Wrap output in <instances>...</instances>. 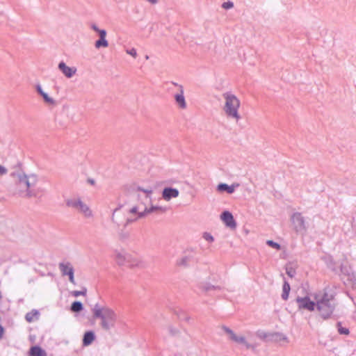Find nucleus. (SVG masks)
I'll return each mask as SVG.
<instances>
[{"label":"nucleus","instance_id":"obj_1","mask_svg":"<svg viewBox=\"0 0 356 356\" xmlns=\"http://www.w3.org/2000/svg\"><path fill=\"white\" fill-rule=\"evenodd\" d=\"M14 181V193L22 197H37L42 189H34L33 187L38 182V177L31 174L26 175L22 171L13 172L10 174Z\"/></svg>","mask_w":356,"mask_h":356},{"label":"nucleus","instance_id":"obj_2","mask_svg":"<svg viewBox=\"0 0 356 356\" xmlns=\"http://www.w3.org/2000/svg\"><path fill=\"white\" fill-rule=\"evenodd\" d=\"M135 191L136 193H137L138 200L140 202L138 204L132 207L129 209V213L136 214V216L133 219H129L128 222H134L140 218L145 217L147 214L154 211H165V209L161 207L152 206L149 208L146 207V202L151 200V195L153 193L152 188L149 187L147 188H143L140 186H137Z\"/></svg>","mask_w":356,"mask_h":356},{"label":"nucleus","instance_id":"obj_3","mask_svg":"<svg viewBox=\"0 0 356 356\" xmlns=\"http://www.w3.org/2000/svg\"><path fill=\"white\" fill-rule=\"evenodd\" d=\"M225 99L223 111L227 118L234 120L236 122L241 118L238 112L241 102L238 98L231 92H226L222 94Z\"/></svg>","mask_w":356,"mask_h":356},{"label":"nucleus","instance_id":"obj_4","mask_svg":"<svg viewBox=\"0 0 356 356\" xmlns=\"http://www.w3.org/2000/svg\"><path fill=\"white\" fill-rule=\"evenodd\" d=\"M335 302L332 295L325 293L321 298H316V307L319 314L324 320L331 317L334 309Z\"/></svg>","mask_w":356,"mask_h":356},{"label":"nucleus","instance_id":"obj_5","mask_svg":"<svg viewBox=\"0 0 356 356\" xmlns=\"http://www.w3.org/2000/svg\"><path fill=\"white\" fill-rule=\"evenodd\" d=\"M92 312L94 318L101 319L102 327L105 330H109L110 325L108 320L111 318V311L108 307L96 304L92 309Z\"/></svg>","mask_w":356,"mask_h":356},{"label":"nucleus","instance_id":"obj_6","mask_svg":"<svg viewBox=\"0 0 356 356\" xmlns=\"http://www.w3.org/2000/svg\"><path fill=\"white\" fill-rule=\"evenodd\" d=\"M66 205L69 207L78 209L86 218H91L93 216L92 210L86 204L81 201V199L67 200Z\"/></svg>","mask_w":356,"mask_h":356},{"label":"nucleus","instance_id":"obj_7","mask_svg":"<svg viewBox=\"0 0 356 356\" xmlns=\"http://www.w3.org/2000/svg\"><path fill=\"white\" fill-rule=\"evenodd\" d=\"M196 252L194 249H187L184 255L177 260V265L179 266L187 267L196 261Z\"/></svg>","mask_w":356,"mask_h":356},{"label":"nucleus","instance_id":"obj_8","mask_svg":"<svg viewBox=\"0 0 356 356\" xmlns=\"http://www.w3.org/2000/svg\"><path fill=\"white\" fill-rule=\"evenodd\" d=\"M115 259L118 265H124L127 263H130L131 266H143V262L141 261H129V256L124 251L115 252Z\"/></svg>","mask_w":356,"mask_h":356},{"label":"nucleus","instance_id":"obj_9","mask_svg":"<svg viewBox=\"0 0 356 356\" xmlns=\"http://www.w3.org/2000/svg\"><path fill=\"white\" fill-rule=\"evenodd\" d=\"M90 27L99 35V38L95 42V48L100 49L102 47H107L108 42L106 39V31L104 29H99L95 24H92Z\"/></svg>","mask_w":356,"mask_h":356},{"label":"nucleus","instance_id":"obj_10","mask_svg":"<svg viewBox=\"0 0 356 356\" xmlns=\"http://www.w3.org/2000/svg\"><path fill=\"white\" fill-rule=\"evenodd\" d=\"M296 302L298 304L299 310H307L312 312L315 309L316 302L312 301L308 296L305 297H297Z\"/></svg>","mask_w":356,"mask_h":356},{"label":"nucleus","instance_id":"obj_11","mask_svg":"<svg viewBox=\"0 0 356 356\" xmlns=\"http://www.w3.org/2000/svg\"><path fill=\"white\" fill-rule=\"evenodd\" d=\"M291 220L297 232L306 231L307 227L305 218L300 213H294L291 216Z\"/></svg>","mask_w":356,"mask_h":356},{"label":"nucleus","instance_id":"obj_12","mask_svg":"<svg viewBox=\"0 0 356 356\" xmlns=\"http://www.w3.org/2000/svg\"><path fill=\"white\" fill-rule=\"evenodd\" d=\"M173 84L176 86L179 87V92L175 95V100L178 106L181 109H185L187 106L186 102L185 100V97L184 95V88L181 85H179L178 83H173Z\"/></svg>","mask_w":356,"mask_h":356},{"label":"nucleus","instance_id":"obj_13","mask_svg":"<svg viewBox=\"0 0 356 356\" xmlns=\"http://www.w3.org/2000/svg\"><path fill=\"white\" fill-rule=\"evenodd\" d=\"M58 68L67 77L72 78L76 72V68L67 66L65 62L61 61L58 63Z\"/></svg>","mask_w":356,"mask_h":356},{"label":"nucleus","instance_id":"obj_14","mask_svg":"<svg viewBox=\"0 0 356 356\" xmlns=\"http://www.w3.org/2000/svg\"><path fill=\"white\" fill-rule=\"evenodd\" d=\"M220 218L227 227L232 229H235L236 227V222L234 219L233 215L229 211H223L220 216Z\"/></svg>","mask_w":356,"mask_h":356},{"label":"nucleus","instance_id":"obj_15","mask_svg":"<svg viewBox=\"0 0 356 356\" xmlns=\"http://www.w3.org/2000/svg\"><path fill=\"white\" fill-rule=\"evenodd\" d=\"M179 192L177 188L166 187L162 191V197L165 201H170L172 198L179 196Z\"/></svg>","mask_w":356,"mask_h":356},{"label":"nucleus","instance_id":"obj_16","mask_svg":"<svg viewBox=\"0 0 356 356\" xmlns=\"http://www.w3.org/2000/svg\"><path fill=\"white\" fill-rule=\"evenodd\" d=\"M58 268L63 276H67L71 273L70 272H74L72 264L69 261L59 263Z\"/></svg>","mask_w":356,"mask_h":356},{"label":"nucleus","instance_id":"obj_17","mask_svg":"<svg viewBox=\"0 0 356 356\" xmlns=\"http://www.w3.org/2000/svg\"><path fill=\"white\" fill-rule=\"evenodd\" d=\"M238 186V184L229 186L227 184L221 183L218 185L217 190L219 192H225V191L228 194H232L234 192L236 186Z\"/></svg>","mask_w":356,"mask_h":356},{"label":"nucleus","instance_id":"obj_18","mask_svg":"<svg viewBox=\"0 0 356 356\" xmlns=\"http://www.w3.org/2000/svg\"><path fill=\"white\" fill-rule=\"evenodd\" d=\"M232 340L236 343L243 344L247 349H254L255 348V346L247 342L245 338L243 336H237L235 334Z\"/></svg>","mask_w":356,"mask_h":356},{"label":"nucleus","instance_id":"obj_19","mask_svg":"<svg viewBox=\"0 0 356 356\" xmlns=\"http://www.w3.org/2000/svg\"><path fill=\"white\" fill-rule=\"evenodd\" d=\"M95 339V333L92 331L86 332L83 337V345L88 346L90 345Z\"/></svg>","mask_w":356,"mask_h":356},{"label":"nucleus","instance_id":"obj_20","mask_svg":"<svg viewBox=\"0 0 356 356\" xmlns=\"http://www.w3.org/2000/svg\"><path fill=\"white\" fill-rule=\"evenodd\" d=\"M36 90L42 97L45 102L49 104H54L55 103L54 99L49 97V95L42 90L40 85L38 84L36 86Z\"/></svg>","mask_w":356,"mask_h":356},{"label":"nucleus","instance_id":"obj_21","mask_svg":"<svg viewBox=\"0 0 356 356\" xmlns=\"http://www.w3.org/2000/svg\"><path fill=\"white\" fill-rule=\"evenodd\" d=\"M30 356H47V354L42 348L35 346L31 348Z\"/></svg>","mask_w":356,"mask_h":356},{"label":"nucleus","instance_id":"obj_22","mask_svg":"<svg viewBox=\"0 0 356 356\" xmlns=\"http://www.w3.org/2000/svg\"><path fill=\"white\" fill-rule=\"evenodd\" d=\"M199 289L203 292H208L211 290L219 289L218 286H216L207 282H201L198 285Z\"/></svg>","mask_w":356,"mask_h":356},{"label":"nucleus","instance_id":"obj_23","mask_svg":"<svg viewBox=\"0 0 356 356\" xmlns=\"http://www.w3.org/2000/svg\"><path fill=\"white\" fill-rule=\"evenodd\" d=\"M290 290L291 287L289 284L286 281H285L283 284L282 293V298L283 300H286L288 299Z\"/></svg>","mask_w":356,"mask_h":356},{"label":"nucleus","instance_id":"obj_24","mask_svg":"<svg viewBox=\"0 0 356 356\" xmlns=\"http://www.w3.org/2000/svg\"><path fill=\"white\" fill-rule=\"evenodd\" d=\"M83 309V304L80 301H74L70 307V309L73 312H79Z\"/></svg>","mask_w":356,"mask_h":356},{"label":"nucleus","instance_id":"obj_25","mask_svg":"<svg viewBox=\"0 0 356 356\" xmlns=\"http://www.w3.org/2000/svg\"><path fill=\"white\" fill-rule=\"evenodd\" d=\"M129 222H131V221L128 222V220H127L125 225H124V227H125L127 224H128ZM129 231L125 229V228L124 229L121 230V232L119 233V237L122 241L127 240L129 238Z\"/></svg>","mask_w":356,"mask_h":356},{"label":"nucleus","instance_id":"obj_26","mask_svg":"<svg viewBox=\"0 0 356 356\" xmlns=\"http://www.w3.org/2000/svg\"><path fill=\"white\" fill-rule=\"evenodd\" d=\"M38 314H39V313L37 310L33 309L31 312L26 314L25 319L27 322L31 323L33 321L34 316H35Z\"/></svg>","mask_w":356,"mask_h":356},{"label":"nucleus","instance_id":"obj_27","mask_svg":"<svg viewBox=\"0 0 356 356\" xmlns=\"http://www.w3.org/2000/svg\"><path fill=\"white\" fill-rule=\"evenodd\" d=\"M337 327L338 332L340 334L348 335L349 334V330L346 327H342L341 322H338L337 323Z\"/></svg>","mask_w":356,"mask_h":356},{"label":"nucleus","instance_id":"obj_28","mask_svg":"<svg viewBox=\"0 0 356 356\" xmlns=\"http://www.w3.org/2000/svg\"><path fill=\"white\" fill-rule=\"evenodd\" d=\"M341 272L346 275H350L351 273V268L347 265L341 264L340 266Z\"/></svg>","mask_w":356,"mask_h":356},{"label":"nucleus","instance_id":"obj_29","mask_svg":"<svg viewBox=\"0 0 356 356\" xmlns=\"http://www.w3.org/2000/svg\"><path fill=\"white\" fill-rule=\"evenodd\" d=\"M87 290L86 288L83 289V291H73L72 292V295L74 297H78L79 296H85L86 294Z\"/></svg>","mask_w":356,"mask_h":356},{"label":"nucleus","instance_id":"obj_30","mask_svg":"<svg viewBox=\"0 0 356 356\" xmlns=\"http://www.w3.org/2000/svg\"><path fill=\"white\" fill-rule=\"evenodd\" d=\"M221 6L222 8L225 10L231 9L234 7V3L231 1H227L226 2H224Z\"/></svg>","mask_w":356,"mask_h":356},{"label":"nucleus","instance_id":"obj_31","mask_svg":"<svg viewBox=\"0 0 356 356\" xmlns=\"http://www.w3.org/2000/svg\"><path fill=\"white\" fill-rule=\"evenodd\" d=\"M202 237L207 241H209L210 243H211V242H213L214 241V238L213 237V236L211 234L208 233V232L203 233Z\"/></svg>","mask_w":356,"mask_h":356},{"label":"nucleus","instance_id":"obj_32","mask_svg":"<svg viewBox=\"0 0 356 356\" xmlns=\"http://www.w3.org/2000/svg\"><path fill=\"white\" fill-rule=\"evenodd\" d=\"M267 245H268L269 246L273 248H275L277 250H280L281 246L279 243H276V242H274L273 241H271V240H268L266 242Z\"/></svg>","mask_w":356,"mask_h":356},{"label":"nucleus","instance_id":"obj_33","mask_svg":"<svg viewBox=\"0 0 356 356\" xmlns=\"http://www.w3.org/2000/svg\"><path fill=\"white\" fill-rule=\"evenodd\" d=\"M127 54L131 56L134 58H136L138 56L136 49L135 48L127 49L126 50Z\"/></svg>","mask_w":356,"mask_h":356},{"label":"nucleus","instance_id":"obj_34","mask_svg":"<svg viewBox=\"0 0 356 356\" xmlns=\"http://www.w3.org/2000/svg\"><path fill=\"white\" fill-rule=\"evenodd\" d=\"M286 273L290 277H293L296 275V270L292 267H286Z\"/></svg>","mask_w":356,"mask_h":356},{"label":"nucleus","instance_id":"obj_35","mask_svg":"<svg viewBox=\"0 0 356 356\" xmlns=\"http://www.w3.org/2000/svg\"><path fill=\"white\" fill-rule=\"evenodd\" d=\"M222 330L227 334L229 335V338L230 339L232 340V339L233 338V337L235 335V333L229 327H226V326H223L222 327Z\"/></svg>","mask_w":356,"mask_h":356},{"label":"nucleus","instance_id":"obj_36","mask_svg":"<svg viewBox=\"0 0 356 356\" xmlns=\"http://www.w3.org/2000/svg\"><path fill=\"white\" fill-rule=\"evenodd\" d=\"M275 336L277 337L276 340H277V341H287V340H288L287 337L285 335H284L283 334L276 333Z\"/></svg>","mask_w":356,"mask_h":356},{"label":"nucleus","instance_id":"obj_37","mask_svg":"<svg viewBox=\"0 0 356 356\" xmlns=\"http://www.w3.org/2000/svg\"><path fill=\"white\" fill-rule=\"evenodd\" d=\"M168 331L172 336H176L179 332L177 329L172 327V326L168 327Z\"/></svg>","mask_w":356,"mask_h":356},{"label":"nucleus","instance_id":"obj_38","mask_svg":"<svg viewBox=\"0 0 356 356\" xmlns=\"http://www.w3.org/2000/svg\"><path fill=\"white\" fill-rule=\"evenodd\" d=\"M71 273L70 275H68V277H69V281L73 284H75V280H74V272H70Z\"/></svg>","mask_w":356,"mask_h":356},{"label":"nucleus","instance_id":"obj_39","mask_svg":"<svg viewBox=\"0 0 356 356\" xmlns=\"http://www.w3.org/2000/svg\"><path fill=\"white\" fill-rule=\"evenodd\" d=\"M7 172V169L4 166L0 165V175H6Z\"/></svg>","mask_w":356,"mask_h":356},{"label":"nucleus","instance_id":"obj_40","mask_svg":"<svg viewBox=\"0 0 356 356\" xmlns=\"http://www.w3.org/2000/svg\"><path fill=\"white\" fill-rule=\"evenodd\" d=\"M257 336L260 339H265L267 337V334L265 332H258Z\"/></svg>","mask_w":356,"mask_h":356},{"label":"nucleus","instance_id":"obj_41","mask_svg":"<svg viewBox=\"0 0 356 356\" xmlns=\"http://www.w3.org/2000/svg\"><path fill=\"white\" fill-rule=\"evenodd\" d=\"M87 181H88V183H89L91 185H94L95 183V180L91 178L88 179Z\"/></svg>","mask_w":356,"mask_h":356},{"label":"nucleus","instance_id":"obj_42","mask_svg":"<svg viewBox=\"0 0 356 356\" xmlns=\"http://www.w3.org/2000/svg\"><path fill=\"white\" fill-rule=\"evenodd\" d=\"M3 334V327L0 325V339L2 338Z\"/></svg>","mask_w":356,"mask_h":356},{"label":"nucleus","instance_id":"obj_43","mask_svg":"<svg viewBox=\"0 0 356 356\" xmlns=\"http://www.w3.org/2000/svg\"><path fill=\"white\" fill-rule=\"evenodd\" d=\"M145 58H146V59H148V58H149V56H145Z\"/></svg>","mask_w":356,"mask_h":356}]
</instances>
